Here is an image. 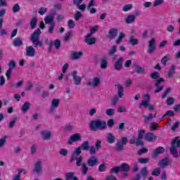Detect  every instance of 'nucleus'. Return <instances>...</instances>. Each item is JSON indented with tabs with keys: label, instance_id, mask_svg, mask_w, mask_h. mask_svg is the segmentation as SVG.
Segmentation results:
<instances>
[{
	"label": "nucleus",
	"instance_id": "nucleus-57",
	"mask_svg": "<svg viewBox=\"0 0 180 180\" xmlns=\"http://www.w3.org/2000/svg\"><path fill=\"white\" fill-rule=\"evenodd\" d=\"M124 37V33L120 32L119 37H118L117 40L116 41V44H120V43H122V41L123 40Z\"/></svg>",
	"mask_w": 180,
	"mask_h": 180
},
{
	"label": "nucleus",
	"instance_id": "nucleus-49",
	"mask_svg": "<svg viewBox=\"0 0 180 180\" xmlns=\"http://www.w3.org/2000/svg\"><path fill=\"white\" fill-rule=\"evenodd\" d=\"M99 172H105L106 171V163H102L98 166Z\"/></svg>",
	"mask_w": 180,
	"mask_h": 180
},
{
	"label": "nucleus",
	"instance_id": "nucleus-23",
	"mask_svg": "<svg viewBox=\"0 0 180 180\" xmlns=\"http://www.w3.org/2000/svg\"><path fill=\"white\" fill-rule=\"evenodd\" d=\"M134 67H135V71H136V74H142V75L146 74V68H144L137 64L134 65Z\"/></svg>",
	"mask_w": 180,
	"mask_h": 180
},
{
	"label": "nucleus",
	"instance_id": "nucleus-60",
	"mask_svg": "<svg viewBox=\"0 0 180 180\" xmlns=\"http://www.w3.org/2000/svg\"><path fill=\"white\" fill-rule=\"evenodd\" d=\"M68 26L69 29H74V27H75V22H74L72 20H69L68 21Z\"/></svg>",
	"mask_w": 180,
	"mask_h": 180
},
{
	"label": "nucleus",
	"instance_id": "nucleus-34",
	"mask_svg": "<svg viewBox=\"0 0 180 180\" xmlns=\"http://www.w3.org/2000/svg\"><path fill=\"white\" fill-rule=\"evenodd\" d=\"M170 60H171V55L167 54L162 58L161 63H162V65L165 66V65H167V62L169 61Z\"/></svg>",
	"mask_w": 180,
	"mask_h": 180
},
{
	"label": "nucleus",
	"instance_id": "nucleus-59",
	"mask_svg": "<svg viewBox=\"0 0 180 180\" xmlns=\"http://www.w3.org/2000/svg\"><path fill=\"white\" fill-rule=\"evenodd\" d=\"M81 18H82V13L80 11H77L75 14V20H76V22H78V20H79Z\"/></svg>",
	"mask_w": 180,
	"mask_h": 180
},
{
	"label": "nucleus",
	"instance_id": "nucleus-22",
	"mask_svg": "<svg viewBox=\"0 0 180 180\" xmlns=\"http://www.w3.org/2000/svg\"><path fill=\"white\" fill-rule=\"evenodd\" d=\"M106 140H107V143H108L109 144H113V143L116 141V137L113 136V134L108 133L106 136Z\"/></svg>",
	"mask_w": 180,
	"mask_h": 180
},
{
	"label": "nucleus",
	"instance_id": "nucleus-63",
	"mask_svg": "<svg viewBox=\"0 0 180 180\" xmlns=\"http://www.w3.org/2000/svg\"><path fill=\"white\" fill-rule=\"evenodd\" d=\"M161 82H165V79H164V78L162 77L155 80V86L158 87L160 86V85L161 84Z\"/></svg>",
	"mask_w": 180,
	"mask_h": 180
},
{
	"label": "nucleus",
	"instance_id": "nucleus-40",
	"mask_svg": "<svg viewBox=\"0 0 180 180\" xmlns=\"http://www.w3.org/2000/svg\"><path fill=\"white\" fill-rule=\"evenodd\" d=\"M81 172L83 175H86L88 174V166L85 163H83L81 166Z\"/></svg>",
	"mask_w": 180,
	"mask_h": 180
},
{
	"label": "nucleus",
	"instance_id": "nucleus-18",
	"mask_svg": "<svg viewBox=\"0 0 180 180\" xmlns=\"http://www.w3.org/2000/svg\"><path fill=\"white\" fill-rule=\"evenodd\" d=\"M168 165H169V159L167 157L159 161V166L161 168H166Z\"/></svg>",
	"mask_w": 180,
	"mask_h": 180
},
{
	"label": "nucleus",
	"instance_id": "nucleus-45",
	"mask_svg": "<svg viewBox=\"0 0 180 180\" xmlns=\"http://www.w3.org/2000/svg\"><path fill=\"white\" fill-rule=\"evenodd\" d=\"M75 6H77V9L82 12H85V9H86V4H85L75 5Z\"/></svg>",
	"mask_w": 180,
	"mask_h": 180
},
{
	"label": "nucleus",
	"instance_id": "nucleus-62",
	"mask_svg": "<svg viewBox=\"0 0 180 180\" xmlns=\"http://www.w3.org/2000/svg\"><path fill=\"white\" fill-rule=\"evenodd\" d=\"M20 11V6L18 4H16L13 7V13H17V12H19Z\"/></svg>",
	"mask_w": 180,
	"mask_h": 180
},
{
	"label": "nucleus",
	"instance_id": "nucleus-39",
	"mask_svg": "<svg viewBox=\"0 0 180 180\" xmlns=\"http://www.w3.org/2000/svg\"><path fill=\"white\" fill-rule=\"evenodd\" d=\"M115 86L118 88V97L123 98V86H122L120 84H116Z\"/></svg>",
	"mask_w": 180,
	"mask_h": 180
},
{
	"label": "nucleus",
	"instance_id": "nucleus-61",
	"mask_svg": "<svg viewBox=\"0 0 180 180\" xmlns=\"http://www.w3.org/2000/svg\"><path fill=\"white\" fill-rule=\"evenodd\" d=\"M105 113L107 116H113L115 115V110L112 108L107 109Z\"/></svg>",
	"mask_w": 180,
	"mask_h": 180
},
{
	"label": "nucleus",
	"instance_id": "nucleus-11",
	"mask_svg": "<svg viewBox=\"0 0 180 180\" xmlns=\"http://www.w3.org/2000/svg\"><path fill=\"white\" fill-rule=\"evenodd\" d=\"M115 71H120L123 69V58H119L114 64Z\"/></svg>",
	"mask_w": 180,
	"mask_h": 180
},
{
	"label": "nucleus",
	"instance_id": "nucleus-54",
	"mask_svg": "<svg viewBox=\"0 0 180 180\" xmlns=\"http://www.w3.org/2000/svg\"><path fill=\"white\" fill-rule=\"evenodd\" d=\"M174 115L175 113L174 112V111L168 110L166 112L165 114L162 115V119H164V117H167V116H169L170 117H172V116H174Z\"/></svg>",
	"mask_w": 180,
	"mask_h": 180
},
{
	"label": "nucleus",
	"instance_id": "nucleus-56",
	"mask_svg": "<svg viewBox=\"0 0 180 180\" xmlns=\"http://www.w3.org/2000/svg\"><path fill=\"white\" fill-rule=\"evenodd\" d=\"M8 70H15L16 68V63L14 60H11L8 63Z\"/></svg>",
	"mask_w": 180,
	"mask_h": 180
},
{
	"label": "nucleus",
	"instance_id": "nucleus-26",
	"mask_svg": "<svg viewBox=\"0 0 180 180\" xmlns=\"http://www.w3.org/2000/svg\"><path fill=\"white\" fill-rule=\"evenodd\" d=\"M41 134L43 140H50L51 138V132L50 131H42Z\"/></svg>",
	"mask_w": 180,
	"mask_h": 180
},
{
	"label": "nucleus",
	"instance_id": "nucleus-35",
	"mask_svg": "<svg viewBox=\"0 0 180 180\" xmlns=\"http://www.w3.org/2000/svg\"><path fill=\"white\" fill-rule=\"evenodd\" d=\"M129 43L131 46H137V44H139V39L134 38V36H131L129 40Z\"/></svg>",
	"mask_w": 180,
	"mask_h": 180
},
{
	"label": "nucleus",
	"instance_id": "nucleus-9",
	"mask_svg": "<svg viewBox=\"0 0 180 180\" xmlns=\"http://www.w3.org/2000/svg\"><path fill=\"white\" fill-rule=\"evenodd\" d=\"M84 43L86 44H88V46H92L96 43V38L92 37V35L91 34H87L84 39Z\"/></svg>",
	"mask_w": 180,
	"mask_h": 180
},
{
	"label": "nucleus",
	"instance_id": "nucleus-6",
	"mask_svg": "<svg viewBox=\"0 0 180 180\" xmlns=\"http://www.w3.org/2000/svg\"><path fill=\"white\" fill-rule=\"evenodd\" d=\"M156 49H157V46H156L155 39L152 38L148 41V53L149 54H151V53H154V51H155Z\"/></svg>",
	"mask_w": 180,
	"mask_h": 180
},
{
	"label": "nucleus",
	"instance_id": "nucleus-8",
	"mask_svg": "<svg viewBox=\"0 0 180 180\" xmlns=\"http://www.w3.org/2000/svg\"><path fill=\"white\" fill-rule=\"evenodd\" d=\"M60 105V99H53L51 104V108L49 110V113H53V112H56V109L58 108Z\"/></svg>",
	"mask_w": 180,
	"mask_h": 180
},
{
	"label": "nucleus",
	"instance_id": "nucleus-12",
	"mask_svg": "<svg viewBox=\"0 0 180 180\" xmlns=\"http://www.w3.org/2000/svg\"><path fill=\"white\" fill-rule=\"evenodd\" d=\"M25 56L27 57H34L36 56V49L32 46H27Z\"/></svg>",
	"mask_w": 180,
	"mask_h": 180
},
{
	"label": "nucleus",
	"instance_id": "nucleus-51",
	"mask_svg": "<svg viewBox=\"0 0 180 180\" xmlns=\"http://www.w3.org/2000/svg\"><path fill=\"white\" fill-rule=\"evenodd\" d=\"M98 29H99V26L96 25L93 27H91L90 29V33H89L88 34H91V36H92V34H95V33H96V32H98Z\"/></svg>",
	"mask_w": 180,
	"mask_h": 180
},
{
	"label": "nucleus",
	"instance_id": "nucleus-64",
	"mask_svg": "<svg viewBox=\"0 0 180 180\" xmlns=\"http://www.w3.org/2000/svg\"><path fill=\"white\" fill-rule=\"evenodd\" d=\"M46 12H47V8L41 7L38 11V13H39L41 15H43L44 13H46Z\"/></svg>",
	"mask_w": 180,
	"mask_h": 180
},
{
	"label": "nucleus",
	"instance_id": "nucleus-43",
	"mask_svg": "<svg viewBox=\"0 0 180 180\" xmlns=\"http://www.w3.org/2000/svg\"><path fill=\"white\" fill-rule=\"evenodd\" d=\"M120 172V167L119 166H116L110 169V174H119Z\"/></svg>",
	"mask_w": 180,
	"mask_h": 180
},
{
	"label": "nucleus",
	"instance_id": "nucleus-37",
	"mask_svg": "<svg viewBox=\"0 0 180 180\" xmlns=\"http://www.w3.org/2000/svg\"><path fill=\"white\" fill-rule=\"evenodd\" d=\"M22 172H23V174H26V170H25V169H18V174L15 176L13 180H20V175Z\"/></svg>",
	"mask_w": 180,
	"mask_h": 180
},
{
	"label": "nucleus",
	"instance_id": "nucleus-3",
	"mask_svg": "<svg viewBox=\"0 0 180 180\" xmlns=\"http://www.w3.org/2000/svg\"><path fill=\"white\" fill-rule=\"evenodd\" d=\"M143 101L139 104V108L143 106V108H148V110H154V105H150V94H145L143 96Z\"/></svg>",
	"mask_w": 180,
	"mask_h": 180
},
{
	"label": "nucleus",
	"instance_id": "nucleus-30",
	"mask_svg": "<svg viewBox=\"0 0 180 180\" xmlns=\"http://www.w3.org/2000/svg\"><path fill=\"white\" fill-rule=\"evenodd\" d=\"M16 122H18V116L13 115L12 120L8 124L9 129H13L16 124Z\"/></svg>",
	"mask_w": 180,
	"mask_h": 180
},
{
	"label": "nucleus",
	"instance_id": "nucleus-58",
	"mask_svg": "<svg viewBox=\"0 0 180 180\" xmlns=\"http://www.w3.org/2000/svg\"><path fill=\"white\" fill-rule=\"evenodd\" d=\"M71 36H72V31H68L66 34L65 36L64 37V40L65 41H70V37H71Z\"/></svg>",
	"mask_w": 180,
	"mask_h": 180
},
{
	"label": "nucleus",
	"instance_id": "nucleus-20",
	"mask_svg": "<svg viewBox=\"0 0 180 180\" xmlns=\"http://www.w3.org/2000/svg\"><path fill=\"white\" fill-rule=\"evenodd\" d=\"M34 172L38 175L41 174V161H38L35 163L34 167Z\"/></svg>",
	"mask_w": 180,
	"mask_h": 180
},
{
	"label": "nucleus",
	"instance_id": "nucleus-32",
	"mask_svg": "<svg viewBox=\"0 0 180 180\" xmlns=\"http://www.w3.org/2000/svg\"><path fill=\"white\" fill-rule=\"evenodd\" d=\"M29 109H30V103L29 102H25L21 108V110L22 112H23L24 113H27V110H29Z\"/></svg>",
	"mask_w": 180,
	"mask_h": 180
},
{
	"label": "nucleus",
	"instance_id": "nucleus-44",
	"mask_svg": "<svg viewBox=\"0 0 180 180\" xmlns=\"http://www.w3.org/2000/svg\"><path fill=\"white\" fill-rule=\"evenodd\" d=\"M144 134H146V131L144 129H139L138 131V139H144Z\"/></svg>",
	"mask_w": 180,
	"mask_h": 180
},
{
	"label": "nucleus",
	"instance_id": "nucleus-55",
	"mask_svg": "<svg viewBox=\"0 0 180 180\" xmlns=\"http://www.w3.org/2000/svg\"><path fill=\"white\" fill-rule=\"evenodd\" d=\"M82 156H79L76 159V165L77 167H81L82 166Z\"/></svg>",
	"mask_w": 180,
	"mask_h": 180
},
{
	"label": "nucleus",
	"instance_id": "nucleus-2",
	"mask_svg": "<svg viewBox=\"0 0 180 180\" xmlns=\"http://www.w3.org/2000/svg\"><path fill=\"white\" fill-rule=\"evenodd\" d=\"M40 34H41V30L39 28L34 31L31 34L30 40L32 42L34 47H41L43 46V41H40Z\"/></svg>",
	"mask_w": 180,
	"mask_h": 180
},
{
	"label": "nucleus",
	"instance_id": "nucleus-36",
	"mask_svg": "<svg viewBox=\"0 0 180 180\" xmlns=\"http://www.w3.org/2000/svg\"><path fill=\"white\" fill-rule=\"evenodd\" d=\"M54 20V17H53V15H48V16H46L44 18V22L47 25V24H50L51 25V23H53Z\"/></svg>",
	"mask_w": 180,
	"mask_h": 180
},
{
	"label": "nucleus",
	"instance_id": "nucleus-50",
	"mask_svg": "<svg viewBox=\"0 0 180 180\" xmlns=\"http://www.w3.org/2000/svg\"><path fill=\"white\" fill-rule=\"evenodd\" d=\"M149 162L150 159L148 158L138 159V162H139V164H148Z\"/></svg>",
	"mask_w": 180,
	"mask_h": 180
},
{
	"label": "nucleus",
	"instance_id": "nucleus-5",
	"mask_svg": "<svg viewBox=\"0 0 180 180\" xmlns=\"http://www.w3.org/2000/svg\"><path fill=\"white\" fill-rule=\"evenodd\" d=\"M127 143H129V139H127V137L121 138V139L117 142L115 151H123L124 146H126Z\"/></svg>",
	"mask_w": 180,
	"mask_h": 180
},
{
	"label": "nucleus",
	"instance_id": "nucleus-52",
	"mask_svg": "<svg viewBox=\"0 0 180 180\" xmlns=\"http://www.w3.org/2000/svg\"><path fill=\"white\" fill-rule=\"evenodd\" d=\"M146 153H148V149L147 148H142L139 150H138V155H143V154H146Z\"/></svg>",
	"mask_w": 180,
	"mask_h": 180
},
{
	"label": "nucleus",
	"instance_id": "nucleus-4",
	"mask_svg": "<svg viewBox=\"0 0 180 180\" xmlns=\"http://www.w3.org/2000/svg\"><path fill=\"white\" fill-rule=\"evenodd\" d=\"M101 148H102V141H101V139H97L95 143V146H90L89 154L91 155H95L96 151H98Z\"/></svg>",
	"mask_w": 180,
	"mask_h": 180
},
{
	"label": "nucleus",
	"instance_id": "nucleus-25",
	"mask_svg": "<svg viewBox=\"0 0 180 180\" xmlns=\"http://www.w3.org/2000/svg\"><path fill=\"white\" fill-rule=\"evenodd\" d=\"M136 22V15H129L125 19V23L130 25Z\"/></svg>",
	"mask_w": 180,
	"mask_h": 180
},
{
	"label": "nucleus",
	"instance_id": "nucleus-16",
	"mask_svg": "<svg viewBox=\"0 0 180 180\" xmlns=\"http://www.w3.org/2000/svg\"><path fill=\"white\" fill-rule=\"evenodd\" d=\"M163 153H165V148L162 146H159L155 148V150L153 151L152 154L153 158H157V156L160 154H163Z\"/></svg>",
	"mask_w": 180,
	"mask_h": 180
},
{
	"label": "nucleus",
	"instance_id": "nucleus-24",
	"mask_svg": "<svg viewBox=\"0 0 180 180\" xmlns=\"http://www.w3.org/2000/svg\"><path fill=\"white\" fill-rule=\"evenodd\" d=\"M84 56V52L79 51V52H72L71 54V58L72 60H79L80 58Z\"/></svg>",
	"mask_w": 180,
	"mask_h": 180
},
{
	"label": "nucleus",
	"instance_id": "nucleus-41",
	"mask_svg": "<svg viewBox=\"0 0 180 180\" xmlns=\"http://www.w3.org/2000/svg\"><path fill=\"white\" fill-rule=\"evenodd\" d=\"M160 174L161 169H160V167H157L153 169V171L151 173V175H153V176H159Z\"/></svg>",
	"mask_w": 180,
	"mask_h": 180
},
{
	"label": "nucleus",
	"instance_id": "nucleus-15",
	"mask_svg": "<svg viewBox=\"0 0 180 180\" xmlns=\"http://www.w3.org/2000/svg\"><path fill=\"white\" fill-rule=\"evenodd\" d=\"M95 6V0H90L87 6V11L91 14H95L97 12L96 8H94Z\"/></svg>",
	"mask_w": 180,
	"mask_h": 180
},
{
	"label": "nucleus",
	"instance_id": "nucleus-17",
	"mask_svg": "<svg viewBox=\"0 0 180 180\" xmlns=\"http://www.w3.org/2000/svg\"><path fill=\"white\" fill-rule=\"evenodd\" d=\"M145 140L146 141H150V142L155 141V140H157V136H155V134H154L152 132H148L145 135Z\"/></svg>",
	"mask_w": 180,
	"mask_h": 180
},
{
	"label": "nucleus",
	"instance_id": "nucleus-31",
	"mask_svg": "<svg viewBox=\"0 0 180 180\" xmlns=\"http://www.w3.org/2000/svg\"><path fill=\"white\" fill-rule=\"evenodd\" d=\"M81 148L84 151H89L91 147H89V141H85L82 143Z\"/></svg>",
	"mask_w": 180,
	"mask_h": 180
},
{
	"label": "nucleus",
	"instance_id": "nucleus-48",
	"mask_svg": "<svg viewBox=\"0 0 180 180\" xmlns=\"http://www.w3.org/2000/svg\"><path fill=\"white\" fill-rule=\"evenodd\" d=\"M132 8H133V5H131V4H126L122 8V11H123V12H129V11H130Z\"/></svg>",
	"mask_w": 180,
	"mask_h": 180
},
{
	"label": "nucleus",
	"instance_id": "nucleus-38",
	"mask_svg": "<svg viewBox=\"0 0 180 180\" xmlns=\"http://www.w3.org/2000/svg\"><path fill=\"white\" fill-rule=\"evenodd\" d=\"M30 25L32 30L34 29L36 26H37V18H32L30 20Z\"/></svg>",
	"mask_w": 180,
	"mask_h": 180
},
{
	"label": "nucleus",
	"instance_id": "nucleus-13",
	"mask_svg": "<svg viewBox=\"0 0 180 180\" xmlns=\"http://www.w3.org/2000/svg\"><path fill=\"white\" fill-rule=\"evenodd\" d=\"M77 74V70H74L72 73V78H73V83L75 85H81V81H82V78H81V77H78Z\"/></svg>",
	"mask_w": 180,
	"mask_h": 180
},
{
	"label": "nucleus",
	"instance_id": "nucleus-42",
	"mask_svg": "<svg viewBox=\"0 0 180 180\" xmlns=\"http://www.w3.org/2000/svg\"><path fill=\"white\" fill-rule=\"evenodd\" d=\"M115 53H117V46L116 45H113L111 47V49L108 51V56H113Z\"/></svg>",
	"mask_w": 180,
	"mask_h": 180
},
{
	"label": "nucleus",
	"instance_id": "nucleus-53",
	"mask_svg": "<svg viewBox=\"0 0 180 180\" xmlns=\"http://www.w3.org/2000/svg\"><path fill=\"white\" fill-rule=\"evenodd\" d=\"M175 101V99L174 97H169L167 99L166 103L168 105V106H171L172 105H174V102Z\"/></svg>",
	"mask_w": 180,
	"mask_h": 180
},
{
	"label": "nucleus",
	"instance_id": "nucleus-47",
	"mask_svg": "<svg viewBox=\"0 0 180 180\" xmlns=\"http://www.w3.org/2000/svg\"><path fill=\"white\" fill-rule=\"evenodd\" d=\"M54 27H56V24H54V22H51L48 30L49 34H53V33H54Z\"/></svg>",
	"mask_w": 180,
	"mask_h": 180
},
{
	"label": "nucleus",
	"instance_id": "nucleus-27",
	"mask_svg": "<svg viewBox=\"0 0 180 180\" xmlns=\"http://www.w3.org/2000/svg\"><path fill=\"white\" fill-rule=\"evenodd\" d=\"M107 67H108V57L103 56L101 58V68L102 70H105L106 69Z\"/></svg>",
	"mask_w": 180,
	"mask_h": 180
},
{
	"label": "nucleus",
	"instance_id": "nucleus-21",
	"mask_svg": "<svg viewBox=\"0 0 180 180\" xmlns=\"http://www.w3.org/2000/svg\"><path fill=\"white\" fill-rule=\"evenodd\" d=\"M101 84V79L99 77H94L93 82H89L87 85L89 86H98Z\"/></svg>",
	"mask_w": 180,
	"mask_h": 180
},
{
	"label": "nucleus",
	"instance_id": "nucleus-10",
	"mask_svg": "<svg viewBox=\"0 0 180 180\" xmlns=\"http://www.w3.org/2000/svg\"><path fill=\"white\" fill-rule=\"evenodd\" d=\"M98 158L96 156H91L87 159L86 164L89 167H94L98 164Z\"/></svg>",
	"mask_w": 180,
	"mask_h": 180
},
{
	"label": "nucleus",
	"instance_id": "nucleus-7",
	"mask_svg": "<svg viewBox=\"0 0 180 180\" xmlns=\"http://www.w3.org/2000/svg\"><path fill=\"white\" fill-rule=\"evenodd\" d=\"M81 139H82V136H81V134L76 133L70 136L68 144H72L73 143H77V141H81Z\"/></svg>",
	"mask_w": 180,
	"mask_h": 180
},
{
	"label": "nucleus",
	"instance_id": "nucleus-29",
	"mask_svg": "<svg viewBox=\"0 0 180 180\" xmlns=\"http://www.w3.org/2000/svg\"><path fill=\"white\" fill-rule=\"evenodd\" d=\"M13 45L14 47H20V46L23 45V41L20 38H15L13 41Z\"/></svg>",
	"mask_w": 180,
	"mask_h": 180
},
{
	"label": "nucleus",
	"instance_id": "nucleus-33",
	"mask_svg": "<svg viewBox=\"0 0 180 180\" xmlns=\"http://www.w3.org/2000/svg\"><path fill=\"white\" fill-rule=\"evenodd\" d=\"M176 68V67L174 65H172L169 72L167 74V77H168V78H171L172 77V75H174V74H175Z\"/></svg>",
	"mask_w": 180,
	"mask_h": 180
},
{
	"label": "nucleus",
	"instance_id": "nucleus-19",
	"mask_svg": "<svg viewBox=\"0 0 180 180\" xmlns=\"http://www.w3.org/2000/svg\"><path fill=\"white\" fill-rule=\"evenodd\" d=\"M65 180H79L77 176H75V173L74 172H68L65 174Z\"/></svg>",
	"mask_w": 180,
	"mask_h": 180
},
{
	"label": "nucleus",
	"instance_id": "nucleus-14",
	"mask_svg": "<svg viewBox=\"0 0 180 180\" xmlns=\"http://www.w3.org/2000/svg\"><path fill=\"white\" fill-rule=\"evenodd\" d=\"M117 33H119V30L116 28H111L108 32V39L110 41L113 40L117 36Z\"/></svg>",
	"mask_w": 180,
	"mask_h": 180
},
{
	"label": "nucleus",
	"instance_id": "nucleus-1",
	"mask_svg": "<svg viewBox=\"0 0 180 180\" xmlns=\"http://www.w3.org/2000/svg\"><path fill=\"white\" fill-rule=\"evenodd\" d=\"M106 122L102 120H91L89 123V129L92 131H96V130H106Z\"/></svg>",
	"mask_w": 180,
	"mask_h": 180
},
{
	"label": "nucleus",
	"instance_id": "nucleus-28",
	"mask_svg": "<svg viewBox=\"0 0 180 180\" xmlns=\"http://www.w3.org/2000/svg\"><path fill=\"white\" fill-rule=\"evenodd\" d=\"M130 169V165H129L127 163H123L120 167V170L122 171L123 172H129Z\"/></svg>",
	"mask_w": 180,
	"mask_h": 180
},
{
	"label": "nucleus",
	"instance_id": "nucleus-46",
	"mask_svg": "<svg viewBox=\"0 0 180 180\" xmlns=\"http://www.w3.org/2000/svg\"><path fill=\"white\" fill-rule=\"evenodd\" d=\"M141 174L143 178L146 179L147 175H148V170H147V167H143L141 170Z\"/></svg>",
	"mask_w": 180,
	"mask_h": 180
}]
</instances>
